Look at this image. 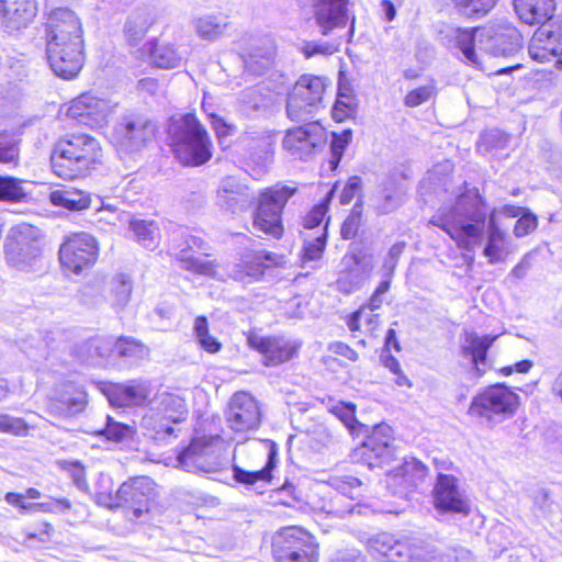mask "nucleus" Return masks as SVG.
Here are the masks:
<instances>
[{"mask_svg": "<svg viewBox=\"0 0 562 562\" xmlns=\"http://www.w3.org/2000/svg\"><path fill=\"white\" fill-rule=\"evenodd\" d=\"M498 211L493 209L488 213L485 200L477 189H471L460 194L454 204L439 209L432 216L430 224L440 227L457 241L459 247L473 250L483 241L485 222H487V240L483 255L490 263L504 261L508 254L507 238L496 222Z\"/></svg>", "mask_w": 562, "mask_h": 562, "instance_id": "obj_1", "label": "nucleus"}, {"mask_svg": "<svg viewBox=\"0 0 562 562\" xmlns=\"http://www.w3.org/2000/svg\"><path fill=\"white\" fill-rule=\"evenodd\" d=\"M296 188L289 186H274L266 189L258 198L248 184L235 176H226L218 182L215 204L231 214H240L248 211L257 201L252 226L273 238L283 235L282 211Z\"/></svg>", "mask_w": 562, "mask_h": 562, "instance_id": "obj_2", "label": "nucleus"}, {"mask_svg": "<svg viewBox=\"0 0 562 562\" xmlns=\"http://www.w3.org/2000/svg\"><path fill=\"white\" fill-rule=\"evenodd\" d=\"M443 43L450 48H458L464 60L480 67L475 50L480 49L495 57H510L521 48V34L510 24H497L480 29L448 27L441 32Z\"/></svg>", "mask_w": 562, "mask_h": 562, "instance_id": "obj_3", "label": "nucleus"}, {"mask_svg": "<svg viewBox=\"0 0 562 562\" xmlns=\"http://www.w3.org/2000/svg\"><path fill=\"white\" fill-rule=\"evenodd\" d=\"M183 397L172 393H158L147 401L143 389V437L158 447L170 445L178 438L177 427L188 418Z\"/></svg>", "mask_w": 562, "mask_h": 562, "instance_id": "obj_4", "label": "nucleus"}, {"mask_svg": "<svg viewBox=\"0 0 562 562\" xmlns=\"http://www.w3.org/2000/svg\"><path fill=\"white\" fill-rule=\"evenodd\" d=\"M167 134L175 158L184 167H200L213 157V143L195 114L173 116L167 125Z\"/></svg>", "mask_w": 562, "mask_h": 562, "instance_id": "obj_5", "label": "nucleus"}, {"mask_svg": "<svg viewBox=\"0 0 562 562\" xmlns=\"http://www.w3.org/2000/svg\"><path fill=\"white\" fill-rule=\"evenodd\" d=\"M370 548L385 559V562H472L468 550H451L441 553L438 549L418 538L396 539L382 532L370 539Z\"/></svg>", "mask_w": 562, "mask_h": 562, "instance_id": "obj_6", "label": "nucleus"}, {"mask_svg": "<svg viewBox=\"0 0 562 562\" xmlns=\"http://www.w3.org/2000/svg\"><path fill=\"white\" fill-rule=\"evenodd\" d=\"M99 142L88 134H72L59 139L52 153V168L65 180L85 176L101 158Z\"/></svg>", "mask_w": 562, "mask_h": 562, "instance_id": "obj_7", "label": "nucleus"}, {"mask_svg": "<svg viewBox=\"0 0 562 562\" xmlns=\"http://www.w3.org/2000/svg\"><path fill=\"white\" fill-rule=\"evenodd\" d=\"M519 400V395L505 383H496L473 396L468 414L482 419L488 427H495L516 414Z\"/></svg>", "mask_w": 562, "mask_h": 562, "instance_id": "obj_8", "label": "nucleus"}, {"mask_svg": "<svg viewBox=\"0 0 562 562\" xmlns=\"http://www.w3.org/2000/svg\"><path fill=\"white\" fill-rule=\"evenodd\" d=\"M272 553L277 562H317L318 543L305 529L288 526L273 536Z\"/></svg>", "mask_w": 562, "mask_h": 562, "instance_id": "obj_9", "label": "nucleus"}, {"mask_svg": "<svg viewBox=\"0 0 562 562\" xmlns=\"http://www.w3.org/2000/svg\"><path fill=\"white\" fill-rule=\"evenodd\" d=\"M328 86L327 78L302 75L288 94L286 114L291 121L303 122L312 117L323 104Z\"/></svg>", "mask_w": 562, "mask_h": 562, "instance_id": "obj_10", "label": "nucleus"}, {"mask_svg": "<svg viewBox=\"0 0 562 562\" xmlns=\"http://www.w3.org/2000/svg\"><path fill=\"white\" fill-rule=\"evenodd\" d=\"M178 465L192 473H220L229 464L217 439L195 438L177 457Z\"/></svg>", "mask_w": 562, "mask_h": 562, "instance_id": "obj_11", "label": "nucleus"}, {"mask_svg": "<svg viewBox=\"0 0 562 562\" xmlns=\"http://www.w3.org/2000/svg\"><path fill=\"white\" fill-rule=\"evenodd\" d=\"M41 232L21 223L10 228L4 244L7 261L18 270H29L41 257Z\"/></svg>", "mask_w": 562, "mask_h": 562, "instance_id": "obj_12", "label": "nucleus"}, {"mask_svg": "<svg viewBox=\"0 0 562 562\" xmlns=\"http://www.w3.org/2000/svg\"><path fill=\"white\" fill-rule=\"evenodd\" d=\"M195 250L203 251V255H207L205 251L206 243L198 236L191 235L188 229L179 228L170 235L169 254L180 265L181 268L202 276H213L215 269L211 261L195 257L193 252Z\"/></svg>", "mask_w": 562, "mask_h": 562, "instance_id": "obj_13", "label": "nucleus"}, {"mask_svg": "<svg viewBox=\"0 0 562 562\" xmlns=\"http://www.w3.org/2000/svg\"><path fill=\"white\" fill-rule=\"evenodd\" d=\"M99 246L97 239L87 233H76L67 237L59 248V260L66 272L80 274L97 261Z\"/></svg>", "mask_w": 562, "mask_h": 562, "instance_id": "obj_14", "label": "nucleus"}, {"mask_svg": "<svg viewBox=\"0 0 562 562\" xmlns=\"http://www.w3.org/2000/svg\"><path fill=\"white\" fill-rule=\"evenodd\" d=\"M432 497L438 514L467 517L471 512V502L453 475L438 474Z\"/></svg>", "mask_w": 562, "mask_h": 562, "instance_id": "obj_15", "label": "nucleus"}, {"mask_svg": "<svg viewBox=\"0 0 562 562\" xmlns=\"http://www.w3.org/2000/svg\"><path fill=\"white\" fill-rule=\"evenodd\" d=\"M53 43L60 46H83L81 23L76 14L68 9L54 10L46 23V47Z\"/></svg>", "mask_w": 562, "mask_h": 562, "instance_id": "obj_16", "label": "nucleus"}, {"mask_svg": "<svg viewBox=\"0 0 562 562\" xmlns=\"http://www.w3.org/2000/svg\"><path fill=\"white\" fill-rule=\"evenodd\" d=\"M326 142V131L317 122L288 130L282 145L292 156L305 160Z\"/></svg>", "mask_w": 562, "mask_h": 562, "instance_id": "obj_17", "label": "nucleus"}, {"mask_svg": "<svg viewBox=\"0 0 562 562\" xmlns=\"http://www.w3.org/2000/svg\"><path fill=\"white\" fill-rule=\"evenodd\" d=\"M112 111L113 105L109 100L82 93L70 102L67 115L91 128H101Z\"/></svg>", "mask_w": 562, "mask_h": 562, "instance_id": "obj_18", "label": "nucleus"}, {"mask_svg": "<svg viewBox=\"0 0 562 562\" xmlns=\"http://www.w3.org/2000/svg\"><path fill=\"white\" fill-rule=\"evenodd\" d=\"M391 428L386 425L375 426L372 435L368 437L356 454L368 464L369 469L383 468L394 457V449L391 445Z\"/></svg>", "mask_w": 562, "mask_h": 562, "instance_id": "obj_19", "label": "nucleus"}, {"mask_svg": "<svg viewBox=\"0 0 562 562\" xmlns=\"http://www.w3.org/2000/svg\"><path fill=\"white\" fill-rule=\"evenodd\" d=\"M138 345L125 338L113 341L110 338H94L87 342L90 357L87 359L98 366H116L120 358L131 357Z\"/></svg>", "mask_w": 562, "mask_h": 562, "instance_id": "obj_20", "label": "nucleus"}, {"mask_svg": "<svg viewBox=\"0 0 562 562\" xmlns=\"http://www.w3.org/2000/svg\"><path fill=\"white\" fill-rule=\"evenodd\" d=\"M229 427L236 432L256 429L260 424V411L255 398L239 392L233 395L226 413Z\"/></svg>", "mask_w": 562, "mask_h": 562, "instance_id": "obj_21", "label": "nucleus"}, {"mask_svg": "<svg viewBox=\"0 0 562 562\" xmlns=\"http://www.w3.org/2000/svg\"><path fill=\"white\" fill-rule=\"evenodd\" d=\"M528 53L539 63L557 58V64L562 67V30H553L552 25H541L529 42Z\"/></svg>", "mask_w": 562, "mask_h": 562, "instance_id": "obj_22", "label": "nucleus"}, {"mask_svg": "<svg viewBox=\"0 0 562 562\" xmlns=\"http://www.w3.org/2000/svg\"><path fill=\"white\" fill-rule=\"evenodd\" d=\"M389 487L394 488V494L407 497L411 492L422 484L427 475V468L419 460L412 458L401 465L387 470Z\"/></svg>", "mask_w": 562, "mask_h": 562, "instance_id": "obj_23", "label": "nucleus"}, {"mask_svg": "<svg viewBox=\"0 0 562 562\" xmlns=\"http://www.w3.org/2000/svg\"><path fill=\"white\" fill-rule=\"evenodd\" d=\"M47 59L52 70L65 79L74 78L83 64L82 46H68L53 43L46 47Z\"/></svg>", "mask_w": 562, "mask_h": 562, "instance_id": "obj_24", "label": "nucleus"}, {"mask_svg": "<svg viewBox=\"0 0 562 562\" xmlns=\"http://www.w3.org/2000/svg\"><path fill=\"white\" fill-rule=\"evenodd\" d=\"M347 0H314L313 18L318 32L329 35L336 29H344L347 24Z\"/></svg>", "mask_w": 562, "mask_h": 562, "instance_id": "obj_25", "label": "nucleus"}, {"mask_svg": "<svg viewBox=\"0 0 562 562\" xmlns=\"http://www.w3.org/2000/svg\"><path fill=\"white\" fill-rule=\"evenodd\" d=\"M248 344L263 356V363L268 367H277L293 358L296 347L283 338L263 337L250 335Z\"/></svg>", "mask_w": 562, "mask_h": 562, "instance_id": "obj_26", "label": "nucleus"}, {"mask_svg": "<svg viewBox=\"0 0 562 562\" xmlns=\"http://www.w3.org/2000/svg\"><path fill=\"white\" fill-rule=\"evenodd\" d=\"M497 339V336H479L474 331L465 330L461 340V355L469 358L476 376H482L487 369V351Z\"/></svg>", "mask_w": 562, "mask_h": 562, "instance_id": "obj_27", "label": "nucleus"}, {"mask_svg": "<svg viewBox=\"0 0 562 562\" xmlns=\"http://www.w3.org/2000/svg\"><path fill=\"white\" fill-rule=\"evenodd\" d=\"M35 14V0H0L2 24L9 31L25 27Z\"/></svg>", "mask_w": 562, "mask_h": 562, "instance_id": "obj_28", "label": "nucleus"}, {"mask_svg": "<svg viewBox=\"0 0 562 562\" xmlns=\"http://www.w3.org/2000/svg\"><path fill=\"white\" fill-rule=\"evenodd\" d=\"M513 4L518 18L530 25H544L555 11L554 0H514Z\"/></svg>", "mask_w": 562, "mask_h": 562, "instance_id": "obj_29", "label": "nucleus"}, {"mask_svg": "<svg viewBox=\"0 0 562 562\" xmlns=\"http://www.w3.org/2000/svg\"><path fill=\"white\" fill-rule=\"evenodd\" d=\"M140 126L137 115L124 116L114 127L112 142L119 151L136 153L139 147Z\"/></svg>", "mask_w": 562, "mask_h": 562, "instance_id": "obj_30", "label": "nucleus"}, {"mask_svg": "<svg viewBox=\"0 0 562 562\" xmlns=\"http://www.w3.org/2000/svg\"><path fill=\"white\" fill-rule=\"evenodd\" d=\"M268 453L266 465L261 470L246 471L234 464L232 468L233 477L236 482L244 485H255L257 482H270L272 480V470L276 468L278 458V447L272 441H267Z\"/></svg>", "mask_w": 562, "mask_h": 562, "instance_id": "obj_31", "label": "nucleus"}, {"mask_svg": "<svg viewBox=\"0 0 562 562\" xmlns=\"http://www.w3.org/2000/svg\"><path fill=\"white\" fill-rule=\"evenodd\" d=\"M374 210L380 214H389L401 205V194L395 176H387L371 198Z\"/></svg>", "mask_w": 562, "mask_h": 562, "instance_id": "obj_32", "label": "nucleus"}, {"mask_svg": "<svg viewBox=\"0 0 562 562\" xmlns=\"http://www.w3.org/2000/svg\"><path fill=\"white\" fill-rule=\"evenodd\" d=\"M241 143L244 144L249 157L256 164H266L273 155L272 136L262 133H247Z\"/></svg>", "mask_w": 562, "mask_h": 562, "instance_id": "obj_33", "label": "nucleus"}, {"mask_svg": "<svg viewBox=\"0 0 562 562\" xmlns=\"http://www.w3.org/2000/svg\"><path fill=\"white\" fill-rule=\"evenodd\" d=\"M274 55V47L270 42L251 48L243 56L245 70L256 76L263 75L271 67Z\"/></svg>", "mask_w": 562, "mask_h": 562, "instance_id": "obj_34", "label": "nucleus"}, {"mask_svg": "<svg viewBox=\"0 0 562 562\" xmlns=\"http://www.w3.org/2000/svg\"><path fill=\"white\" fill-rule=\"evenodd\" d=\"M55 408L60 414L74 415L86 407V393L74 384H64L56 394Z\"/></svg>", "mask_w": 562, "mask_h": 562, "instance_id": "obj_35", "label": "nucleus"}, {"mask_svg": "<svg viewBox=\"0 0 562 562\" xmlns=\"http://www.w3.org/2000/svg\"><path fill=\"white\" fill-rule=\"evenodd\" d=\"M238 100L241 111L251 115L257 111L266 110L271 104V92L265 85L258 83L243 90Z\"/></svg>", "mask_w": 562, "mask_h": 562, "instance_id": "obj_36", "label": "nucleus"}, {"mask_svg": "<svg viewBox=\"0 0 562 562\" xmlns=\"http://www.w3.org/2000/svg\"><path fill=\"white\" fill-rule=\"evenodd\" d=\"M148 59L157 68L172 69L181 65L182 56L170 44L153 41L146 44Z\"/></svg>", "mask_w": 562, "mask_h": 562, "instance_id": "obj_37", "label": "nucleus"}, {"mask_svg": "<svg viewBox=\"0 0 562 562\" xmlns=\"http://www.w3.org/2000/svg\"><path fill=\"white\" fill-rule=\"evenodd\" d=\"M143 516L147 515L148 520L158 519L165 512L166 506L157 491L156 483L149 477L143 475ZM145 517H143V520Z\"/></svg>", "mask_w": 562, "mask_h": 562, "instance_id": "obj_38", "label": "nucleus"}, {"mask_svg": "<svg viewBox=\"0 0 562 562\" xmlns=\"http://www.w3.org/2000/svg\"><path fill=\"white\" fill-rule=\"evenodd\" d=\"M50 201L55 205L74 211H80L90 205V196L86 192L72 188L53 191L50 193Z\"/></svg>", "mask_w": 562, "mask_h": 562, "instance_id": "obj_39", "label": "nucleus"}, {"mask_svg": "<svg viewBox=\"0 0 562 562\" xmlns=\"http://www.w3.org/2000/svg\"><path fill=\"white\" fill-rule=\"evenodd\" d=\"M329 218L326 220L325 225L323 226V232L321 235L313 237L312 239L305 238L304 240V247H303V254H302V261L304 265H307L310 262H313L308 268L311 269H317L319 268L316 262L321 260L323 252L326 247L327 243V225H328Z\"/></svg>", "mask_w": 562, "mask_h": 562, "instance_id": "obj_40", "label": "nucleus"}, {"mask_svg": "<svg viewBox=\"0 0 562 562\" xmlns=\"http://www.w3.org/2000/svg\"><path fill=\"white\" fill-rule=\"evenodd\" d=\"M226 19L216 15H205L195 20V31L200 37L207 41H215L227 26Z\"/></svg>", "mask_w": 562, "mask_h": 562, "instance_id": "obj_41", "label": "nucleus"}, {"mask_svg": "<svg viewBox=\"0 0 562 562\" xmlns=\"http://www.w3.org/2000/svg\"><path fill=\"white\" fill-rule=\"evenodd\" d=\"M498 0H451L457 11L472 19L485 16Z\"/></svg>", "mask_w": 562, "mask_h": 562, "instance_id": "obj_42", "label": "nucleus"}, {"mask_svg": "<svg viewBox=\"0 0 562 562\" xmlns=\"http://www.w3.org/2000/svg\"><path fill=\"white\" fill-rule=\"evenodd\" d=\"M194 335L200 346L210 353L218 352L222 344L209 334V323L205 316H198L194 321Z\"/></svg>", "mask_w": 562, "mask_h": 562, "instance_id": "obj_43", "label": "nucleus"}, {"mask_svg": "<svg viewBox=\"0 0 562 562\" xmlns=\"http://www.w3.org/2000/svg\"><path fill=\"white\" fill-rule=\"evenodd\" d=\"M110 291L113 295V304L124 306L132 293V279L128 274L119 273L110 281Z\"/></svg>", "mask_w": 562, "mask_h": 562, "instance_id": "obj_44", "label": "nucleus"}, {"mask_svg": "<svg viewBox=\"0 0 562 562\" xmlns=\"http://www.w3.org/2000/svg\"><path fill=\"white\" fill-rule=\"evenodd\" d=\"M351 138L352 132L349 128L344 130L341 133H333L330 142L331 157L329 159V167L331 171H335L338 168L344 153L351 142Z\"/></svg>", "mask_w": 562, "mask_h": 562, "instance_id": "obj_45", "label": "nucleus"}, {"mask_svg": "<svg viewBox=\"0 0 562 562\" xmlns=\"http://www.w3.org/2000/svg\"><path fill=\"white\" fill-rule=\"evenodd\" d=\"M133 434L134 429L125 424L114 422L110 416H106V426L97 431V436L105 437L108 440L115 442L127 439L132 437Z\"/></svg>", "mask_w": 562, "mask_h": 562, "instance_id": "obj_46", "label": "nucleus"}, {"mask_svg": "<svg viewBox=\"0 0 562 562\" xmlns=\"http://www.w3.org/2000/svg\"><path fill=\"white\" fill-rule=\"evenodd\" d=\"M436 93L437 87L435 82L430 80L428 83L411 90L404 98V104L409 108L418 106L429 101Z\"/></svg>", "mask_w": 562, "mask_h": 562, "instance_id": "obj_47", "label": "nucleus"}, {"mask_svg": "<svg viewBox=\"0 0 562 562\" xmlns=\"http://www.w3.org/2000/svg\"><path fill=\"white\" fill-rule=\"evenodd\" d=\"M333 196V190L327 192L326 196L316 204L310 213L303 218V226L307 229H313L324 222L326 213L328 211V204Z\"/></svg>", "mask_w": 562, "mask_h": 562, "instance_id": "obj_48", "label": "nucleus"}, {"mask_svg": "<svg viewBox=\"0 0 562 562\" xmlns=\"http://www.w3.org/2000/svg\"><path fill=\"white\" fill-rule=\"evenodd\" d=\"M19 159V142L8 134H0V162L16 164Z\"/></svg>", "mask_w": 562, "mask_h": 562, "instance_id": "obj_49", "label": "nucleus"}, {"mask_svg": "<svg viewBox=\"0 0 562 562\" xmlns=\"http://www.w3.org/2000/svg\"><path fill=\"white\" fill-rule=\"evenodd\" d=\"M405 248L406 241H397L390 247L381 266L383 277L393 278L395 268Z\"/></svg>", "mask_w": 562, "mask_h": 562, "instance_id": "obj_50", "label": "nucleus"}, {"mask_svg": "<svg viewBox=\"0 0 562 562\" xmlns=\"http://www.w3.org/2000/svg\"><path fill=\"white\" fill-rule=\"evenodd\" d=\"M509 140V136L501 130L493 128L484 132L479 142V148L485 150L504 148Z\"/></svg>", "mask_w": 562, "mask_h": 562, "instance_id": "obj_51", "label": "nucleus"}, {"mask_svg": "<svg viewBox=\"0 0 562 562\" xmlns=\"http://www.w3.org/2000/svg\"><path fill=\"white\" fill-rule=\"evenodd\" d=\"M25 195L20 180L12 177H0V200L18 201Z\"/></svg>", "mask_w": 562, "mask_h": 562, "instance_id": "obj_52", "label": "nucleus"}, {"mask_svg": "<svg viewBox=\"0 0 562 562\" xmlns=\"http://www.w3.org/2000/svg\"><path fill=\"white\" fill-rule=\"evenodd\" d=\"M114 391L110 394L109 401L116 406H130L137 401V387L127 385H114Z\"/></svg>", "mask_w": 562, "mask_h": 562, "instance_id": "obj_53", "label": "nucleus"}, {"mask_svg": "<svg viewBox=\"0 0 562 562\" xmlns=\"http://www.w3.org/2000/svg\"><path fill=\"white\" fill-rule=\"evenodd\" d=\"M263 276V267L261 263L247 265L245 267H232L229 269V277L240 282H250L259 280Z\"/></svg>", "mask_w": 562, "mask_h": 562, "instance_id": "obj_54", "label": "nucleus"}, {"mask_svg": "<svg viewBox=\"0 0 562 562\" xmlns=\"http://www.w3.org/2000/svg\"><path fill=\"white\" fill-rule=\"evenodd\" d=\"M27 430L29 427L24 419L7 414L0 415V432L14 436H25L27 435Z\"/></svg>", "mask_w": 562, "mask_h": 562, "instance_id": "obj_55", "label": "nucleus"}, {"mask_svg": "<svg viewBox=\"0 0 562 562\" xmlns=\"http://www.w3.org/2000/svg\"><path fill=\"white\" fill-rule=\"evenodd\" d=\"M140 24L137 18L127 19L124 25V35L132 53L138 54L140 52Z\"/></svg>", "mask_w": 562, "mask_h": 562, "instance_id": "obj_56", "label": "nucleus"}, {"mask_svg": "<svg viewBox=\"0 0 562 562\" xmlns=\"http://www.w3.org/2000/svg\"><path fill=\"white\" fill-rule=\"evenodd\" d=\"M335 486L341 495L348 496L351 499L360 496L359 488L361 481L355 476L346 475L341 479H336Z\"/></svg>", "mask_w": 562, "mask_h": 562, "instance_id": "obj_57", "label": "nucleus"}, {"mask_svg": "<svg viewBox=\"0 0 562 562\" xmlns=\"http://www.w3.org/2000/svg\"><path fill=\"white\" fill-rule=\"evenodd\" d=\"M330 412L335 414L351 431L355 430V425L358 424L356 419V407L351 403H338L330 408Z\"/></svg>", "mask_w": 562, "mask_h": 562, "instance_id": "obj_58", "label": "nucleus"}, {"mask_svg": "<svg viewBox=\"0 0 562 562\" xmlns=\"http://www.w3.org/2000/svg\"><path fill=\"white\" fill-rule=\"evenodd\" d=\"M140 495V481L138 477H133L124 482L117 490V498L123 503H134Z\"/></svg>", "mask_w": 562, "mask_h": 562, "instance_id": "obj_59", "label": "nucleus"}, {"mask_svg": "<svg viewBox=\"0 0 562 562\" xmlns=\"http://www.w3.org/2000/svg\"><path fill=\"white\" fill-rule=\"evenodd\" d=\"M63 468L68 471L69 475L72 479L74 484L80 491L88 490V482L86 480V471L85 468L78 461H67L63 465Z\"/></svg>", "mask_w": 562, "mask_h": 562, "instance_id": "obj_60", "label": "nucleus"}, {"mask_svg": "<svg viewBox=\"0 0 562 562\" xmlns=\"http://www.w3.org/2000/svg\"><path fill=\"white\" fill-rule=\"evenodd\" d=\"M160 233L154 222L143 220V248L154 250L159 245Z\"/></svg>", "mask_w": 562, "mask_h": 562, "instance_id": "obj_61", "label": "nucleus"}, {"mask_svg": "<svg viewBox=\"0 0 562 562\" xmlns=\"http://www.w3.org/2000/svg\"><path fill=\"white\" fill-rule=\"evenodd\" d=\"M537 225V217L529 212H524L515 224L514 234L517 237H524L535 231Z\"/></svg>", "mask_w": 562, "mask_h": 562, "instance_id": "obj_62", "label": "nucleus"}, {"mask_svg": "<svg viewBox=\"0 0 562 562\" xmlns=\"http://www.w3.org/2000/svg\"><path fill=\"white\" fill-rule=\"evenodd\" d=\"M362 180L358 176L350 177L340 194V203L349 204L352 199L360 192Z\"/></svg>", "mask_w": 562, "mask_h": 562, "instance_id": "obj_63", "label": "nucleus"}, {"mask_svg": "<svg viewBox=\"0 0 562 562\" xmlns=\"http://www.w3.org/2000/svg\"><path fill=\"white\" fill-rule=\"evenodd\" d=\"M97 213L99 214L98 223L102 229H106L105 225H115L121 220V212L110 206L102 207Z\"/></svg>", "mask_w": 562, "mask_h": 562, "instance_id": "obj_64", "label": "nucleus"}]
</instances>
